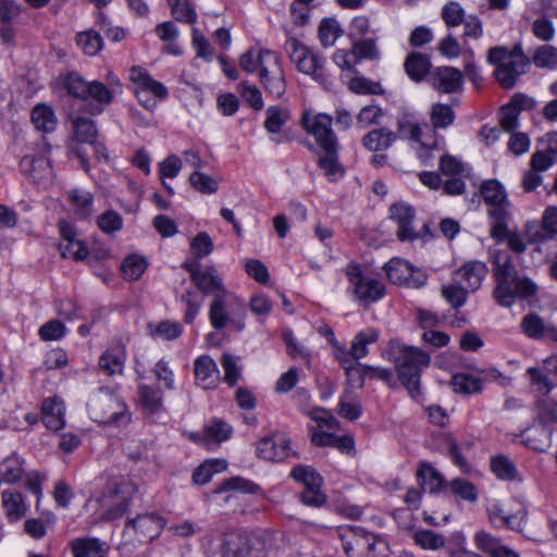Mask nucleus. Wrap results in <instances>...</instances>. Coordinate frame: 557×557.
I'll list each match as a JSON object with an SVG mask.
<instances>
[{"label": "nucleus", "instance_id": "obj_58", "mask_svg": "<svg viewBox=\"0 0 557 557\" xmlns=\"http://www.w3.org/2000/svg\"><path fill=\"white\" fill-rule=\"evenodd\" d=\"M59 251L63 258H72L76 261L84 260L89 253L88 248L78 239L61 242Z\"/></svg>", "mask_w": 557, "mask_h": 557}, {"label": "nucleus", "instance_id": "obj_8", "mask_svg": "<svg viewBox=\"0 0 557 557\" xmlns=\"http://www.w3.org/2000/svg\"><path fill=\"white\" fill-rule=\"evenodd\" d=\"M137 492V485L127 476H114L106 487V509L101 517L111 521L121 518L128 508L129 500Z\"/></svg>", "mask_w": 557, "mask_h": 557}, {"label": "nucleus", "instance_id": "obj_3", "mask_svg": "<svg viewBox=\"0 0 557 557\" xmlns=\"http://www.w3.org/2000/svg\"><path fill=\"white\" fill-rule=\"evenodd\" d=\"M495 277L497 286L494 298L504 307L511 306L516 298L529 299L536 295L537 285L529 277L518 276L515 267L506 258L502 264L500 259H495Z\"/></svg>", "mask_w": 557, "mask_h": 557}, {"label": "nucleus", "instance_id": "obj_55", "mask_svg": "<svg viewBox=\"0 0 557 557\" xmlns=\"http://www.w3.org/2000/svg\"><path fill=\"white\" fill-rule=\"evenodd\" d=\"M517 520L518 518L516 516L510 515L504 509L500 502L494 500L490 506V521H493L498 525H506L508 528L516 529L520 525V522Z\"/></svg>", "mask_w": 557, "mask_h": 557}, {"label": "nucleus", "instance_id": "obj_12", "mask_svg": "<svg viewBox=\"0 0 557 557\" xmlns=\"http://www.w3.org/2000/svg\"><path fill=\"white\" fill-rule=\"evenodd\" d=\"M260 62V83L269 95L275 98L282 97L286 90V81L280 55L272 50H265L261 54Z\"/></svg>", "mask_w": 557, "mask_h": 557}, {"label": "nucleus", "instance_id": "obj_21", "mask_svg": "<svg viewBox=\"0 0 557 557\" xmlns=\"http://www.w3.org/2000/svg\"><path fill=\"white\" fill-rule=\"evenodd\" d=\"M430 82L437 91L451 94L460 88L462 74L455 67L442 66L431 73Z\"/></svg>", "mask_w": 557, "mask_h": 557}, {"label": "nucleus", "instance_id": "obj_15", "mask_svg": "<svg viewBox=\"0 0 557 557\" xmlns=\"http://www.w3.org/2000/svg\"><path fill=\"white\" fill-rule=\"evenodd\" d=\"M332 122L333 119L324 113H304L301 119L304 129L309 135L313 136L321 149L338 146L337 137L332 129Z\"/></svg>", "mask_w": 557, "mask_h": 557}, {"label": "nucleus", "instance_id": "obj_62", "mask_svg": "<svg viewBox=\"0 0 557 557\" xmlns=\"http://www.w3.org/2000/svg\"><path fill=\"white\" fill-rule=\"evenodd\" d=\"M442 18L448 27H455L463 23L465 11L458 2L450 1L444 5Z\"/></svg>", "mask_w": 557, "mask_h": 557}, {"label": "nucleus", "instance_id": "obj_11", "mask_svg": "<svg viewBox=\"0 0 557 557\" xmlns=\"http://www.w3.org/2000/svg\"><path fill=\"white\" fill-rule=\"evenodd\" d=\"M414 209L404 202L394 203L389 207V218L397 224L396 237L400 242H413L431 236L430 226L424 223L421 230L413 225Z\"/></svg>", "mask_w": 557, "mask_h": 557}, {"label": "nucleus", "instance_id": "obj_42", "mask_svg": "<svg viewBox=\"0 0 557 557\" xmlns=\"http://www.w3.org/2000/svg\"><path fill=\"white\" fill-rule=\"evenodd\" d=\"M148 267L147 260L139 255H131L124 259L121 270L124 278L137 281L144 274Z\"/></svg>", "mask_w": 557, "mask_h": 557}, {"label": "nucleus", "instance_id": "obj_10", "mask_svg": "<svg viewBox=\"0 0 557 557\" xmlns=\"http://www.w3.org/2000/svg\"><path fill=\"white\" fill-rule=\"evenodd\" d=\"M64 87L70 96L77 99H92L101 107L112 102V92L106 84L99 81L88 82L76 72H71L65 76Z\"/></svg>", "mask_w": 557, "mask_h": 557}, {"label": "nucleus", "instance_id": "obj_40", "mask_svg": "<svg viewBox=\"0 0 557 557\" xmlns=\"http://www.w3.org/2000/svg\"><path fill=\"white\" fill-rule=\"evenodd\" d=\"M379 338V333L374 329H367L360 331L354 338L349 354L352 358L358 360L368 355V345L375 343Z\"/></svg>", "mask_w": 557, "mask_h": 557}, {"label": "nucleus", "instance_id": "obj_48", "mask_svg": "<svg viewBox=\"0 0 557 557\" xmlns=\"http://www.w3.org/2000/svg\"><path fill=\"white\" fill-rule=\"evenodd\" d=\"M289 113L277 106H272L267 109V119L264 121L265 129L271 134L281 132L283 125L288 121Z\"/></svg>", "mask_w": 557, "mask_h": 557}, {"label": "nucleus", "instance_id": "obj_57", "mask_svg": "<svg viewBox=\"0 0 557 557\" xmlns=\"http://www.w3.org/2000/svg\"><path fill=\"white\" fill-rule=\"evenodd\" d=\"M188 181L190 185L201 194L211 195L218 190L216 181L212 176L200 171H194Z\"/></svg>", "mask_w": 557, "mask_h": 557}, {"label": "nucleus", "instance_id": "obj_27", "mask_svg": "<svg viewBox=\"0 0 557 557\" xmlns=\"http://www.w3.org/2000/svg\"><path fill=\"white\" fill-rule=\"evenodd\" d=\"M318 164L331 182L342 178L345 174V170L338 161V146L322 148Z\"/></svg>", "mask_w": 557, "mask_h": 557}, {"label": "nucleus", "instance_id": "obj_53", "mask_svg": "<svg viewBox=\"0 0 557 557\" xmlns=\"http://www.w3.org/2000/svg\"><path fill=\"white\" fill-rule=\"evenodd\" d=\"M413 541L423 549L436 550L445 545L444 536L431 530H419L413 534Z\"/></svg>", "mask_w": 557, "mask_h": 557}, {"label": "nucleus", "instance_id": "obj_38", "mask_svg": "<svg viewBox=\"0 0 557 557\" xmlns=\"http://www.w3.org/2000/svg\"><path fill=\"white\" fill-rule=\"evenodd\" d=\"M69 198L79 219H87L92 214L94 197L91 193L75 188L70 191Z\"/></svg>", "mask_w": 557, "mask_h": 557}, {"label": "nucleus", "instance_id": "obj_45", "mask_svg": "<svg viewBox=\"0 0 557 557\" xmlns=\"http://www.w3.org/2000/svg\"><path fill=\"white\" fill-rule=\"evenodd\" d=\"M292 478L301 482L305 488L321 487L323 483L322 476L309 466H296L290 472Z\"/></svg>", "mask_w": 557, "mask_h": 557}, {"label": "nucleus", "instance_id": "obj_6", "mask_svg": "<svg viewBox=\"0 0 557 557\" xmlns=\"http://www.w3.org/2000/svg\"><path fill=\"white\" fill-rule=\"evenodd\" d=\"M209 320L216 331L242 332L245 329V306L230 292L214 297L209 308Z\"/></svg>", "mask_w": 557, "mask_h": 557}, {"label": "nucleus", "instance_id": "obj_26", "mask_svg": "<svg viewBox=\"0 0 557 557\" xmlns=\"http://www.w3.org/2000/svg\"><path fill=\"white\" fill-rule=\"evenodd\" d=\"M524 334L531 338L546 337L557 342V327L545 323L536 313L527 314L521 321Z\"/></svg>", "mask_w": 557, "mask_h": 557}, {"label": "nucleus", "instance_id": "obj_49", "mask_svg": "<svg viewBox=\"0 0 557 557\" xmlns=\"http://www.w3.org/2000/svg\"><path fill=\"white\" fill-rule=\"evenodd\" d=\"M447 487L450 490L451 494L466 502L474 503L478 499L476 487L465 479L456 478L447 483Z\"/></svg>", "mask_w": 557, "mask_h": 557}, {"label": "nucleus", "instance_id": "obj_52", "mask_svg": "<svg viewBox=\"0 0 557 557\" xmlns=\"http://www.w3.org/2000/svg\"><path fill=\"white\" fill-rule=\"evenodd\" d=\"M533 62L537 67L556 70L557 49L550 45H544L539 47L534 52Z\"/></svg>", "mask_w": 557, "mask_h": 557}, {"label": "nucleus", "instance_id": "obj_13", "mask_svg": "<svg viewBox=\"0 0 557 557\" xmlns=\"http://www.w3.org/2000/svg\"><path fill=\"white\" fill-rule=\"evenodd\" d=\"M183 268L188 271L193 283L202 294L211 295L214 298L228 293L214 267L202 269L197 261H186Z\"/></svg>", "mask_w": 557, "mask_h": 557}, {"label": "nucleus", "instance_id": "obj_39", "mask_svg": "<svg viewBox=\"0 0 557 557\" xmlns=\"http://www.w3.org/2000/svg\"><path fill=\"white\" fill-rule=\"evenodd\" d=\"M149 335L162 341H172L181 336L183 327L176 321H161L157 324H148Z\"/></svg>", "mask_w": 557, "mask_h": 557}, {"label": "nucleus", "instance_id": "obj_7", "mask_svg": "<svg viewBox=\"0 0 557 557\" xmlns=\"http://www.w3.org/2000/svg\"><path fill=\"white\" fill-rule=\"evenodd\" d=\"M285 51L300 73L311 76L321 84L329 83L330 76L324 67L325 59L317 51L294 37L286 40Z\"/></svg>", "mask_w": 557, "mask_h": 557}, {"label": "nucleus", "instance_id": "obj_20", "mask_svg": "<svg viewBox=\"0 0 557 557\" xmlns=\"http://www.w3.org/2000/svg\"><path fill=\"white\" fill-rule=\"evenodd\" d=\"M165 525V520L157 513L138 515L127 522L139 535V541L149 542L158 537Z\"/></svg>", "mask_w": 557, "mask_h": 557}, {"label": "nucleus", "instance_id": "obj_44", "mask_svg": "<svg viewBox=\"0 0 557 557\" xmlns=\"http://www.w3.org/2000/svg\"><path fill=\"white\" fill-rule=\"evenodd\" d=\"M76 44L88 55H96L103 46L101 36L92 29L78 33Z\"/></svg>", "mask_w": 557, "mask_h": 557}, {"label": "nucleus", "instance_id": "obj_9", "mask_svg": "<svg viewBox=\"0 0 557 557\" xmlns=\"http://www.w3.org/2000/svg\"><path fill=\"white\" fill-rule=\"evenodd\" d=\"M345 273L350 284V290L361 305L369 306L385 295V286L379 280L366 275L358 263L351 262Z\"/></svg>", "mask_w": 557, "mask_h": 557}, {"label": "nucleus", "instance_id": "obj_24", "mask_svg": "<svg viewBox=\"0 0 557 557\" xmlns=\"http://www.w3.org/2000/svg\"><path fill=\"white\" fill-rule=\"evenodd\" d=\"M73 557H107L110 546L97 537H78L71 543Z\"/></svg>", "mask_w": 557, "mask_h": 557}, {"label": "nucleus", "instance_id": "obj_1", "mask_svg": "<svg viewBox=\"0 0 557 557\" xmlns=\"http://www.w3.org/2000/svg\"><path fill=\"white\" fill-rule=\"evenodd\" d=\"M384 357L395 363L397 375L411 397L420 394L421 371L430 364V355L413 346L389 342Z\"/></svg>", "mask_w": 557, "mask_h": 557}, {"label": "nucleus", "instance_id": "obj_50", "mask_svg": "<svg viewBox=\"0 0 557 557\" xmlns=\"http://www.w3.org/2000/svg\"><path fill=\"white\" fill-rule=\"evenodd\" d=\"M455 121V112L449 104L435 103L431 110V122L434 128H446Z\"/></svg>", "mask_w": 557, "mask_h": 557}, {"label": "nucleus", "instance_id": "obj_30", "mask_svg": "<svg viewBox=\"0 0 557 557\" xmlns=\"http://www.w3.org/2000/svg\"><path fill=\"white\" fill-rule=\"evenodd\" d=\"M406 74L413 82H421L429 74L431 69L430 58L420 52H411L404 63Z\"/></svg>", "mask_w": 557, "mask_h": 557}, {"label": "nucleus", "instance_id": "obj_35", "mask_svg": "<svg viewBox=\"0 0 557 557\" xmlns=\"http://www.w3.org/2000/svg\"><path fill=\"white\" fill-rule=\"evenodd\" d=\"M32 122L36 129L44 133H51L55 129L57 117L54 111L46 104H37L32 110Z\"/></svg>", "mask_w": 557, "mask_h": 557}, {"label": "nucleus", "instance_id": "obj_19", "mask_svg": "<svg viewBox=\"0 0 557 557\" xmlns=\"http://www.w3.org/2000/svg\"><path fill=\"white\" fill-rule=\"evenodd\" d=\"M256 450L260 458L280 462L290 454L289 440L282 435L265 436L257 443Z\"/></svg>", "mask_w": 557, "mask_h": 557}, {"label": "nucleus", "instance_id": "obj_5", "mask_svg": "<svg viewBox=\"0 0 557 557\" xmlns=\"http://www.w3.org/2000/svg\"><path fill=\"white\" fill-rule=\"evenodd\" d=\"M91 419L101 424L126 425L129 413L126 404L108 387H101L88 405Z\"/></svg>", "mask_w": 557, "mask_h": 557}, {"label": "nucleus", "instance_id": "obj_4", "mask_svg": "<svg viewBox=\"0 0 557 557\" xmlns=\"http://www.w3.org/2000/svg\"><path fill=\"white\" fill-rule=\"evenodd\" d=\"M490 63L496 64L494 75L502 87L507 89L512 88L530 66L529 59L520 50H507L504 47L490 49Z\"/></svg>", "mask_w": 557, "mask_h": 557}, {"label": "nucleus", "instance_id": "obj_47", "mask_svg": "<svg viewBox=\"0 0 557 557\" xmlns=\"http://www.w3.org/2000/svg\"><path fill=\"white\" fill-rule=\"evenodd\" d=\"M75 140L83 144H94L97 136V127L94 121L86 117H76L73 121Z\"/></svg>", "mask_w": 557, "mask_h": 557}, {"label": "nucleus", "instance_id": "obj_16", "mask_svg": "<svg viewBox=\"0 0 557 557\" xmlns=\"http://www.w3.org/2000/svg\"><path fill=\"white\" fill-rule=\"evenodd\" d=\"M129 78L134 84L140 87V90H136L135 94L138 101L148 110H153L157 106L156 100L148 97V92H151L159 99L168 97V88L162 83L154 81L141 69L133 67Z\"/></svg>", "mask_w": 557, "mask_h": 557}, {"label": "nucleus", "instance_id": "obj_56", "mask_svg": "<svg viewBox=\"0 0 557 557\" xmlns=\"http://www.w3.org/2000/svg\"><path fill=\"white\" fill-rule=\"evenodd\" d=\"M397 131L400 138L419 143L421 140V127L409 115H404L397 121Z\"/></svg>", "mask_w": 557, "mask_h": 557}, {"label": "nucleus", "instance_id": "obj_60", "mask_svg": "<svg viewBox=\"0 0 557 557\" xmlns=\"http://www.w3.org/2000/svg\"><path fill=\"white\" fill-rule=\"evenodd\" d=\"M341 36L338 23L334 18H323L319 26V37L324 47L332 46Z\"/></svg>", "mask_w": 557, "mask_h": 557}, {"label": "nucleus", "instance_id": "obj_46", "mask_svg": "<svg viewBox=\"0 0 557 557\" xmlns=\"http://www.w3.org/2000/svg\"><path fill=\"white\" fill-rule=\"evenodd\" d=\"M171 13L178 22L194 24L197 21V13L189 0H168Z\"/></svg>", "mask_w": 557, "mask_h": 557}, {"label": "nucleus", "instance_id": "obj_34", "mask_svg": "<svg viewBox=\"0 0 557 557\" xmlns=\"http://www.w3.org/2000/svg\"><path fill=\"white\" fill-rule=\"evenodd\" d=\"M490 470L502 481H521L516 466L505 455L494 456L490 460Z\"/></svg>", "mask_w": 557, "mask_h": 557}, {"label": "nucleus", "instance_id": "obj_2", "mask_svg": "<svg viewBox=\"0 0 557 557\" xmlns=\"http://www.w3.org/2000/svg\"><path fill=\"white\" fill-rule=\"evenodd\" d=\"M511 203L504 186L498 181L490 180V216L493 218L491 237L498 243H506L518 253L525 250V243L517 232L508 228Z\"/></svg>", "mask_w": 557, "mask_h": 557}, {"label": "nucleus", "instance_id": "obj_17", "mask_svg": "<svg viewBox=\"0 0 557 557\" xmlns=\"http://www.w3.org/2000/svg\"><path fill=\"white\" fill-rule=\"evenodd\" d=\"M219 557H258V555L246 534L228 531L221 537Z\"/></svg>", "mask_w": 557, "mask_h": 557}, {"label": "nucleus", "instance_id": "obj_59", "mask_svg": "<svg viewBox=\"0 0 557 557\" xmlns=\"http://www.w3.org/2000/svg\"><path fill=\"white\" fill-rule=\"evenodd\" d=\"M181 300L186 305L184 321L190 324L199 313L202 306V298L199 297L196 292L188 289L181 296Z\"/></svg>", "mask_w": 557, "mask_h": 557}, {"label": "nucleus", "instance_id": "obj_28", "mask_svg": "<svg viewBox=\"0 0 557 557\" xmlns=\"http://www.w3.org/2000/svg\"><path fill=\"white\" fill-rule=\"evenodd\" d=\"M485 270L481 263H467L454 273L453 280L462 284L469 290L480 287L484 278Z\"/></svg>", "mask_w": 557, "mask_h": 557}, {"label": "nucleus", "instance_id": "obj_31", "mask_svg": "<svg viewBox=\"0 0 557 557\" xmlns=\"http://www.w3.org/2000/svg\"><path fill=\"white\" fill-rule=\"evenodd\" d=\"M138 398L147 413L154 414L163 410V393L158 386L139 385Z\"/></svg>", "mask_w": 557, "mask_h": 557}, {"label": "nucleus", "instance_id": "obj_36", "mask_svg": "<svg viewBox=\"0 0 557 557\" xmlns=\"http://www.w3.org/2000/svg\"><path fill=\"white\" fill-rule=\"evenodd\" d=\"M417 475L421 479L422 487L430 493H437L447 487L443 475L430 465L422 463Z\"/></svg>", "mask_w": 557, "mask_h": 557}, {"label": "nucleus", "instance_id": "obj_25", "mask_svg": "<svg viewBox=\"0 0 557 557\" xmlns=\"http://www.w3.org/2000/svg\"><path fill=\"white\" fill-rule=\"evenodd\" d=\"M41 420L47 429L61 430L64 424V404L59 397H49L41 406Z\"/></svg>", "mask_w": 557, "mask_h": 557}, {"label": "nucleus", "instance_id": "obj_54", "mask_svg": "<svg viewBox=\"0 0 557 557\" xmlns=\"http://www.w3.org/2000/svg\"><path fill=\"white\" fill-rule=\"evenodd\" d=\"M451 385L455 392L471 394L482 388V381L471 374L459 373L453 376Z\"/></svg>", "mask_w": 557, "mask_h": 557}, {"label": "nucleus", "instance_id": "obj_14", "mask_svg": "<svg viewBox=\"0 0 557 557\" xmlns=\"http://www.w3.org/2000/svg\"><path fill=\"white\" fill-rule=\"evenodd\" d=\"M387 278L397 285H405L411 288L422 287L428 275L420 269H414L408 261L393 258L384 265Z\"/></svg>", "mask_w": 557, "mask_h": 557}, {"label": "nucleus", "instance_id": "obj_22", "mask_svg": "<svg viewBox=\"0 0 557 557\" xmlns=\"http://www.w3.org/2000/svg\"><path fill=\"white\" fill-rule=\"evenodd\" d=\"M196 383L203 389H210L218 385L220 372L216 363L209 356H200L194 362Z\"/></svg>", "mask_w": 557, "mask_h": 557}, {"label": "nucleus", "instance_id": "obj_23", "mask_svg": "<svg viewBox=\"0 0 557 557\" xmlns=\"http://www.w3.org/2000/svg\"><path fill=\"white\" fill-rule=\"evenodd\" d=\"M465 178L471 180L472 185L478 188V191L473 193L471 202L479 203L481 200L487 202V181H482L480 184H478L475 181H473L472 174H470V176L448 177L445 182H443L444 193L449 196L461 195L465 191Z\"/></svg>", "mask_w": 557, "mask_h": 557}, {"label": "nucleus", "instance_id": "obj_29", "mask_svg": "<svg viewBox=\"0 0 557 557\" xmlns=\"http://www.w3.org/2000/svg\"><path fill=\"white\" fill-rule=\"evenodd\" d=\"M126 359V354L124 348L115 347L107 349L100 357L98 361V366L101 371H103L107 375H122L124 370V363Z\"/></svg>", "mask_w": 557, "mask_h": 557}, {"label": "nucleus", "instance_id": "obj_61", "mask_svg": "<svg viewBox=\"0 0 557 557\" xmlns=\"http://www.w3.org/2000/svg\"><path fill=\"white\" fill-rule=\"evenodd\" d=\"M221 366L224 370V382L230 386H234L242 375L237 360L230 354H223L221 357Z\"/></svg>", "mask_w": 557, "mask_h": 557}, {"label": "nucleus", "instance_id": "obj_63", "mask_svg": "<svg viewBox=\"0 0 557 557\" xmlns=\"http://www.w3.org/2000/svg\"><path fill=\"white\" fill-rule=\"evenodd\" d=\"M383 111L380 107L371 104L363 107L357 115V124L361 128L380 124Z\"/></svg>", "mask_w": 557, "mask_h": 557}, {"label": "nucleus", "instance_id": "obj_51", "mask_svg": "<svg viewBox=\"0 0 557 557\" xmlns=\"http://www.w3.org/2000/svg\"><path fill=\"white\" fill-rule=\"evenodd\" d=\"M467 289L462 284H459L453 280V283L444 285L442 287V296L448 304L455 309L465 305L467 299Z\"/></svg>", "mask_w": 557, "mask_h": 557}, {"label": "nucleus", "instance_id": "obj_41", "mask_svg": "<svg viewBox=\"0 0 557 557\" xmlns=\"http://www.w3.org/2000/svg\"><path fill=\"white\" fill-rule=\"evenodd\" d=\"M438 165L441 174L447 177L470 176L471 174V169L467 163H463L458 158L448 153H445L440 158Z\"/></svg>", "mask_w": 557, "mask_h": 557}, {"label": "nucleus", "instance_id": "obj_37", "mask_svg": "<svg viewBox=\"0 0 557 557\" xmlns=\"http://www.w3.org/2000/svg\"><path fill=\"white\" fill-rule=\"evenodd\" d=\"M2 504L11 521H17L26 513L23 496L18 492L3 491Z\"/></svg>", "mask_w": 557, "mask_h": 557}, {"label": "nucleus", "instance_id": "obj_43", "mask_svg": "<svg viewBox=\"0 0 557 557\" xmlns=\"http://www.w3.org/2000/svg\"><path fill=\"white\" fill-rule=\"evenodd\" d=\"M542 225L546 234L536 232L530 238L531 242L541 243L557 234V207H547L545 209L542 216Z\"/></svg>", "mask_w": 557, "mask_h": 557}, {"label": "nucleus", "instance_id": "obj_64", "mask_svg": "<svg viewBox=\"0 0 557 557\" xmlns=\"http://www.w3.org/2000/svg\"><path fill=\"white\" fill-rule=\"evenodd\" d=\"M97 223L102 232L110 234L122 228L123 219L117 212L108 210L98 218Z\"/></svg>", "mask_w": 557, "mask_h": 557}, {"label": "nucleus", "instance_id": "obj_32", "mask_svg": "<svg viewBox=\"0 0 557 557\" xmlns=\"http://www.w3.org/2000/svg\"><path fill=\"white\" fill-rule=\"evenodd\" d=\"M397 135L387 128L370 131L362 138L363 146L370 151L380 152L387 150L396 140Z\"/></svg>", "mask_w": 557, "mask_h": 557}, {"label": "nucleus", "instance_id": "obj_18", "mask_svg": "<svg viewBox=\"0 0 557 557\" xmlns=\"http://www.w3.org/2000/svg\"><path fill=\"white\" fill-rule=\"evenodd\" d=\"M23 174L30 177L38 185H47L52 180V168L46 156H24L20 161Z\"/></svg>", "mask_w": 557, "mask_h": 557}, {"label": "nucleus", "instance_id": "obj_33", "mask_svg": "<svg viewBox=\"0 0 557 557\" xmlns=\"http://www.w3.org/2000/svg\"><path fill=\"white\" fill-rule=\"evenodd\" d=\"M524 443L534 450L545 451L552 446V431L546 425H534L524 434Z\"/></svg>", "mask_w": 557, "mask_h": 557}]
</instances>
